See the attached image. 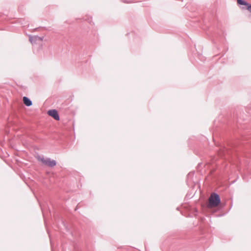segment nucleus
Segmentation results:
<instances>
[{"mask_svg":"<svg viewBox=\"0 0 251 251\" xmlns=\"http://www.w3.org/2000/svg\"><path fill=\"white\" fill-rule=\"evenodd\" d=\"M48 114L49 116L53 118L55 120H59V116L56 109L49 110L48 111Z\"/></svg>","mask_w":251,"mask_h":251,"instance_id":"3","label":"nucleus"},{"mask_svg":"<svg viewBox=\"0 0 251 251\" xmlns=\"http://www.w3.org/2000/svg\"><path fill=\"white\" fill-rule=\"evenodd\" d=\"M42 38L38 36H29V41L32 43H34L37 41H42Z\"/></svg>","mask_w":251,"mask_h":251,"instance_id":"4","label":"nucleus"},{"mask_svg":"<svg viewBox=\"0 0 251 251\" xmlns=\"http://www.w3.org/2000/svg\"><path fill=\"white\" fill-rule=\"evenodd\" d=\"M38 159L41 161L44 164L50 167H53L56 165V162L54 160H51L50 158L45 159L43 157L39 156Z\"/></svg>","mask_w":251,"mask_h":251,"instance_id":"2","label":"nucleus"},{"mask_svg":"<svg viewBox=\"0 0 251 251\" xmlns=\"http://www.w3.org/2000/svg\"><path fill=\"white\" fill-rule=\"evenodd\" d=\"M237 3L239 5H245L247 7L249 5V3L244 0H237Z\"/></svg>","mask_w":251,"mask_h":251,"instance_id":"6","label":"nucleus"},{"mask_svg":"<svg viewBox=\"0 0 251 251\" xmlns=\"http://www.w3.org/2000/svg\"><path fill=\"white\" fill-rule=\"evenodd\" d=\"M221 202L220 196L215 193H212L209 198L208 206L215 207L217 206Z\"/></svg>","mask_w":251,"mask_h":251,"instance_id":"1","label":"nucleus"},{"mask_svg":"<svg viewBox=\"0 0 251 251\" xmlns=\"http://www.w3.org/2000/svg\"><path fill=\"white\" fill-rule=\"evenodd\" d=\"M246 9L251 13V4L249 3V5H248V7H246Z\"/></svg>","mask_w":251,"mask_h":251,"instance_id":"7","label":"nucleus"},{"mask_svg":"<svg viewBox=\"0 0 251 251\" xmlns=\"http://www.w3.org/2000/svg\"><path fill=\"white\" fill-rule=\"evenodd\" d=\"M23 101L24 104L27 106H30L32 104V101L26 97H23Z\"/></svg>","mask_w":251,"mask_h":251,"instance_id":"5","label":"nucleus"}]
</instances>
